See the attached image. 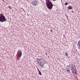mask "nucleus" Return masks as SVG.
<instances>
[{
	"label": "nucleus",
	"mask_w": 80,
	"mask_h": 80,
	"mask_svg": "<svg viewBox=\"0 0 80 80\" xmlns=\"http://www.w3.org/2000/svg\"><path fill=\"white\" fill-rule=\"evenodd\" d=\"M46 5L48 9H52L53 7V4L50 0H46Z\"/></svg>",
	"instance_id": "nucleus-1"
},
{
	"label": "nucleus",
	"mask_w": 80,
	"mask_h": 80,
	"mask_svg": "<svg viewBox=\"0 0 80 80\" xmlns=\"http://www.w3.org/2000/svg\"><path fill=\"white\" fill-rule=\"evenodd\" d=\"M71 70L72 72H73L75 75H77V70H76V68L75 66L73 64H71Z\"/></svg>",
	"instance_id": "nucleus-2"
},
{
	"label": "nucleus",
	"mask_w": 80,
	"mask_h": 80,
	"mask_svg": "<svg viewBox=\"0 0 80 80\" xmlns=\"http://www.w3.org/2000/svg\"><path fill=\"white\" fill-rule=\"evenodd\" d=\"M6 21V18L5 17V16L2 13L0 14V22H4Z\"/></svg>",
	"instance_id": "nucleus-3"
},
{
	"label": "nucleus",
	"mask_w": 80,
	"mask_h": 80,
	"mask_svg": "<svg viewBox=\"0 0 80 80\" xmlns=\"http://www.w3.org/2000/svg\"><path fill=\"white\" fill-rule=\"evenodd\" d=\"M32 3L33 5H34V6H37L38 3L36 1H33L32 2Z\"/></svg>",
	"instance_id": "nucleus-4"
},
{
	"label": "nucleus",
	"mask_w": 80,
	"mask_h": 80,
	"mask_svg": "<svg viewBox=\"0 0 80 80\" xmlns=\"http://www.w3.org/2000/svg\"><path fill=\"white\" fill-rule=\"evenodd\" d=\"M18 55L19 57H22V52L20 50H19L18 52Z\"/></svg>",
	"instance_id": "nucleus-5"
},
{
	"label": "nucleus",
	"mask_w": 80,
	"mask_h": 80,
	"mask_svg": "<svg viewBox=\"0 0 80 80\" xmlns=\"http://www.w3.org/2000/svg\"><path fill=\"white\" fill-rule=\"evenodd\" d=\"M66 69L68 72H70V66H68V67H67Z\"/></svg>",
	"instance_id": "nucleus-6"
},
{
	"label": "nucleus",
	"mask_w": 80,
	"mask_h": 80,
	"mask_svg": "<svg viewBox=\"0 0 80 80\" xmlns=\"http://www.w3.org/2000/svg\"><path fill=\"white\" fill-rule=\"evenodd\" d=\"M68 9H69V10L72 9V8H73V7H72V6H68Z\"/></svg>",
	"instance_id": "nucleus-7"
},
{
	"label": "nucleus",
	"mask_w": 80,
	"mask_h": 80,
	"mask_svg": "<svg viewBox=\"0 0 80 80\" xmlns=\"http://www.w3.org/2000/svg\"><path fill=\"white\" fill-rule=\"evenodd\" d=\"M78 45L79 47V48H80V40L78 42Z\"/></svg>",
	"instance_id": "nucleus-8"
},
{
	"label": "nucleus",
	"mask_w": 80,
	"mask_h": 80,
	"mask_svg": "<svg viewBox=\"0 0 80 80\" xmlns=\"http://www.w3.org/2000/svg\"><path fill=\"white\" fill-rule=\"evenodd\" d=\"M41 68H43V64H42V63H41Z\"/></svg>",
	"instance_id": "nucleus-9"
},
{
	"label": "nucleus",
	"mask_w": 80,
	"mask_h": 80,
	"mask_svg": "<svg viewBox=\"0 0 80 80\" xmlns=\"http://www.w3.org/2000/svg\"><path fill=\"white\" fill-rule=\"evenodd\" d=\"M38 73L40 75H42V73L41 72H40V71H38Z\"/></svg>",
	"instance_id": "nucleus-10"
},
{
	"label": "nucleus",
	"mask_w": 80,
	"mask_h": 80,
	"mask_svg": "<svg viewBox=\"0 0 80 80\" xmlns=\"http://www.w3.org/2000/svg\"><path fill=\"white\" fill-rule=\"evenodd\" d=\"M65 55H66V56H68V52H66L65 53Z\"/></svg>",
	"instance_id": "nucleus-11"
},
{
	"label": "nucleus",
	"mask_w": 80,
	"mask_h": 80,
	"mask_svg": "<svg viewBox=\"0 0 80 80\" xmlns=\"http://www.w3.org/2000/svg\"><path fill=\"white\" fill-rule=\"evenodd\" d=\"M68 4V2H66L65 3V5H67Z\"/></svg>",
	"instance_id": "nucleus-12"
},
{
	"label": "nucleus",
	"mask_w": 80,
	"mask_h": 80,
	"mask_svg": "<svg viewBox=\"0 0 80 80\" xmlns=\"http://www.w3.org/2000/svg\"><path fill=\"white\" fill-rule=\"evenodd\" d=\"M38 72H39V71H40V70H39V69H38Z\"/></svg>",
	"instance_id": "nucleus-13"
},
{
	"label": "nucleus",
	"mask_w": 80,
	"mask_h": 80,
	"mask_svg": "<svg viewBox=\"0 0 80 80\" xmlns=\"http://www.w3.org/2000/svg\"><path fill=\"white\" fill-rule=\"evenodd\" d=\"M52 1H56L57 0H52Z\"/></svg>",
	"instance_id": "nucleus-14"
},
{
	"label": "nucleus",
	"mask_w": 80,
	"mask_h": 80,
	"mask_svg": "<svg viewBox=\"0 0 80 80\" xmlns=\"http://www.w3.org/2000/svg\"><path fill=\"white\" fill-rule=\"evenodd\" d=\"M3 2H5V1H4V0H3Z\"/></svg>",
	"instance_id": "nucleus-15"
},
{
	"label": "nucleus",
	"mask_w": 80,
	"mask_h": 80,
	"mask_svg": "<svg viewBox=\"0 0 80 80\" xmlns=\"http://www.w3.org/2000/svg\"><path fill=\"white\" fill-rule=\"evenodd\" d=\"M51 32H52V30H51Z\"/></svg>",
	"instance_id": "nucleus-16"
},
{
	"label": "nucleus",
	"mask_w": 80,
	"mask_h": 80,
	"mask_svg": "<svg viewBox=\"0 0 80 80\" xmlns=\"http://www.w3.org/2000/svg\"><path fill=\"white\" fill-rule=\"evenodd\" d=\"M40 59H39V60H40Z\"/></svg>",
	"instance_id": "nucleus-17"
},
{
	"label": "nucleus",
	"mask_w": 80,
	"mask_h": 80,
	"mask_svg": "<svg viewBox=\"0 0 80 80\" xmlns=\"http://www.w3.org/2000/svg\"><path fill=\"white\" fill-rule=\"evenodd\" d=\"M41 60H42V59H41Z\"/></svg>",
	"instance_id": "nucleus-18"
}]
</instances>
